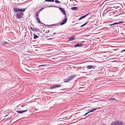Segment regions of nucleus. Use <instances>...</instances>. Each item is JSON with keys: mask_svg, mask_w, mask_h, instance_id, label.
<instances>
[{"mask_svg": "<svg viewBox=\"0 0 125 125\" xmlns=\"http://www.w3.org/2000/svg\"><path fill=\"white\" fill-rule=\"evenodd\" d=\"M45 65H40V66H39L38 67H39L40 66H44Z\"/></svg>", "mask_w": 125, "mask_h": 125, "instance_id": "obj_30", "label": "nucleus"}, {"mask_svg": "<svg viewBox=\"0 0 125 125\" xmlns=\"http://www.w3.org/2000/svg\"><path fill=\"white\" fill-rule=\"evenodd\" d=\"M56 87H61L62 86V85L60 84L58 85H55Z\"/></svg>", "mask_w": 125, "mask_h": 125, "instance_id": "obj_26", "label": "nucleus"}, {"mask_svg": "<svg viewBox=\"0 0 125 125\" xmlns=\"http://www.w3.org/2000/svg\"><path fill=\"white\" fill-rule=\"evenodd\" d=\"M55 33H56L55 32L54 33H53V35H54V34H55Z\"/></svg>", "mask_w": 125, "mask_h": 125, "instance_id": "obj_38", "label": "nucleus"}, {"mask_svg": "<svg viewBox=\"0 0 125 125\" xmlns=\"http://www.w3.org/2000/svg\"><path fill=\"white\" fill-rule=\"evenodd\" d=\"M122 52H125V49L123 50H122Z\"/></svg>", "mask_w": 125, "mask_h": 125, "instance_id": "obj_34", "label": "nucleus"}, {"mask_svg": "<svg viewBox=\"0 0 125 125\" xmlns=\"http://www.w3.org/2000/svg\"><path fill=\"white\" fill-rule=\"evenodd\" d=\"M117 125H125L124 123L121 121H118Z\"/></svg>", "mask_w": 125, "mask_h": 125, "instance_id": "obj_10", "label": "nucleus"}, {"mask_svg": "<svg viewBox=\"0 0 125 125\" xmlns=\"http://www.w3.org/2000/svg\"><path fill=\"white\" fill-rule=\"evenodd\" d=\"M38 37V36L37 35L34 34V38L35 39H36Z\"/></svg>", "mask_w": 125, "mask_h": 125, "instance_id": "obj_20", "label": "nucleus"}, {"mask_svg": "<svg viewBox=\"0 0 125 125\" xmlns=\"http://www.w3.org/2000/svg\"><path fill=\"white\" fill-rule=\"evenodd\" d=\"M86 68L88 69H91L92 68H94V67L92 65H88L86 66Z\"/></svg>", "mask_w": 125, "mask_h": 125, "instance_id": "obj_12", "label": "nucleus"}, {"mask_svg": "<svg viewBox=\"0 0 125 125\" xmlns=\"http://www.w3.org/2000/svg\"><path fill=\"white\" fill-rule=\"evenodd\" d=\"M88 22L89 21H88L87 22H86V23H84L82 25V26H80V27H83L84 26H85V25L88 23Z\"/></svg>", "mask_w": 125, "mask_h": 125, "instance_id": "obj_24", "label": "nucleus"}, {"mask_svg": "<svg viewBox=\"0 0 125 125\" xmlns=\"http://www.w3.org/2000/svg\"><path fill=\"white\" fill-rule=\"evenodd\" d=\"M102 125H107L105 124H102Z\"/></svg>", "mask_w": 125, "mask_h": 125, "instance_id": "obj_36", "label": "nucleus"}, {"mask_svg": "<svg viewBox=\"0 0 125 125\" xmlns=\"http://www.w3.org/2000/svg\"><path fill=\"white\" fill-rule=\"evenodd\" d=\"M121 23V22H115V23H113V25H117V24Z\"/></svg>", "mask_w": 125, "mask_h": 125, "instance_id": "obj_23", "label": "nucleus"}, {"mask_svg": "<svg viewBox=\"0 0 125 125\" xmlns=\"http://www.w3.org/2000/svg\"><path fill=\"white\" fill-rule=\"evenodd\" d=\"M36 20L37 21V22L38 23H41V24H43V25H44V24L43 23H42V22H40V21L38 17H36Z\"/></svg>", "mask_w": 125, "mask_h": 125, "instance_id": "obj_14", "label": "nucleus"}, {"mask_svg": "<svg viewBox=\"0 0 125 125\" xmlns=\"http://www.w3.org/2000/svg\"><path fill=\"white\" fill-rule=\"evenodd\" d=\"M13 9L16 12H20V11L24 12L25 11V9L23 8L21 9L19 7H13Z\"/></svg>", "mask_w": 125, "mask_h": 125, "instance_id": "obj_1", "label": "nucleus"}, {"mask_svg": "<svg viewBox=\"0 0 125 125\" xmlns=\"http://www.w3.org/2000/svg\"><path fill=\"white\" fill-rule=\"evenodd\" d=\"M22 12L16 13V19H20L22 18V16L23 15V13Z\"/></svg>", "mask_w": 125, "mask_h": 125, "instance_id": "obj_2", "label": "nucleus"}, {"mask_svg": "<svg viewBox=\"0 0 125 125\" xmlns=\"http://www.w3.org/2000/svg\"><path fill=\"white\" fill-rule=\"evenodd\" d=\"M109 26H112V25H113V23L112 24H109Z\"/></svg>", "mask_w": 125, "mask_h": 125, "instance_id": "obj_31", "label": "nucleus"}, {"mask_svg": "<svg viewBox=\"0 0 125 125\" xmlns=\"http://www.w3.org/2000/svg\"><path fill=\"white\" fill-rule=\"evenodd\" d=\"M4 42V44H9L8 42Z\"/></svg>", "mask_w": 125, "mask_h": 125, "instance_id": "obj_28", "label": "nucleus"}, {"mask_svg": "<svg viewBox=\"0 0 125 125\" xmlns=\"http://www.w3.org/2000/svg\"><path fill=\"white\" fill-rule=\"evenodd\" d=\"M58 25H58V23H57V24H52V25H47L48 26H58Z\"/></svg>", "mask_w": 125, "mask_h": 125, "instance_id": "obj_22", "label": "nucleus"}, {"mask_svg": "<svg viewBox=\"0 0 125 125\" xmlns=\"http://www.w3.org/2000/svg\"><path fill=\"white\" fill-rule=\"evenodd\" d=\"M30 28L33 31L39 32L40 31L39 29L37 28H32L31 27Z\"/></svg>", "mask_w": 125, "mask_h": 125, "instance_id": "obj_4", "label": "nucleus"}, {"mask_svg": "<svg viewBox=\"0 0 125 125\" xmlns=\"http://www.w3.org/2000/svg\"><path fill=\"white\" fill-rule=\"evenodd\" d=\"M41 11L39 10L38 11V14H39L40 12Z\"/></svg>", "mask_w": 125, "mask_h": 125, "instance_id": "obj_32", "label": "nucleus"}, {"mask_svg": "<svg viewBox=\"0 0 125 125\" xmlns=\"http://www.w3.org/2000/svg\"><path fill=\"white\" fill-rule=\"evenodd\" d=\"M53 38H50V39H48V40H51V39H52Z\"/></svg>", "mask_w": 125, "mask_h": 125, "instance_id": "obj_35", "label": "nucleus"}, {"mask_svg": "<svg viewBox=\"0 0 125 125\" xmlns=\"http://www.w3.org/2000/svg\"><path fill=\"white\" fill-rule=\"evenodd\" d=\"M55 3H60L61 2L57 0H55Z\"/></svg>", "mask_w": 125, "mask_h": 125, "instance_id": "obj_27", "label": "nucleus"}, {"mask_svg": "<svg viewBox=\"0 0 125 125\" xmlns=\"http://www.w3.org/2000/svg\"><path fill=\"white\" fill-rule=\"evenodd\" d=\"M75 37L74 36H73L72 37H69L68 38V40L69 41H72L75 40L74 38Z\"/></svg>", "mask_w": 125, "mask_h": 125, "instance_id": "obj_8", "label": "nucleus"}, {"mask_svg": "<svg viewBox=\"0 0 125 125\" xmlns=\"http://www.w3.org/2000/svg\"><path fill=\"white\" fill-rule=\"evenodd\" d=\"M63 81L64 83L68 82L69 81L68 78L67 79H64Z\"/></svg>", "mask_w": 125, "mask_h": 125, "instance_id": "obj_17", "label": "nucleus"}, {"mask_svg": "<svg viewBox=\"0 0 125 125\" xmlns=\"http://www.w3.org/2000/svg\"><path fill=\"white\" fill-rule=\"evenodd\" d=\"M115 98H111L109 99V101H113L115 100Z\"/></svg>", "mask_w": 125, "mask_h": 125, "instance_id": "obj_19", "label": "nucleus"}, {"mask_svg": "<svg viewBox=\"0 0 125 125\" xmlns=\"http://www.w3.org/2000/svg\"><path fill=\"white\" fill-rule=\"evenodd\" d=\"M39 14H38V12L36 11V14L35 15V16L36 17H37L38 16H39Z\"/></svg>", "mask_w": 125, "mask_h": 125, "instance_id": "obj_25", "label": "nucleus"}, {"mask_svg": "<svg viewBox=\"0 0 125 125\" xmlns=\"http://www.w3.org/2000/svg\"><path fill=\"white\" fill-rule=\"evenodd\" d=\"M93 108L91 110H90L89 111V112H87L86 114H85L84 115L85 116L87 115L89 113L93 112L94 111H95V110H96L97 108Z\"/></svg>", "mask_w": 125, "mask_h": 125, "instance_id": "obj_5", "label": "nucleus"}, {"mask_svg": "<svg viewBox=\"0 0 125 125\" xmlns=\"http://www.w3.org/2000/svg\"><path fill=\"white\" fill-rule=\"evenodd\" d=\"M83 45V43H80V44H75L74 46L75 47H77L80 46H82Z\"/></svg>", "mask_w": 125, "mask_h": 125, "instance_id": "obj_9", "label": "nucleus"}, {"mask_svg": "<svg viewBox=\"0 0 125 125\" xmlns=\"http://www.w3.org/2000/svg\"><path fill=\"white\" fill-rule=\"evenodd\" d=\"M89 14V13H88L87 14H86L85 15H84L82 17H81L80 18H79V21L80 20L82 19H83V18H85V17H86V16H87Z\"/></svg>", "mask_w": 125, "mask_h": 125, "instance_id": "obj_11", "label": "nucleus"}, {"mask_svg": "<svg viewBox=\"0 0 125 125\" xmlns=\"http://www.w3.org/2000/svg\"><path fill=\"white\" fill-rule=\"evenodd\" d=\"M67 21V18H65V19L63 20L62 22L60 24V25H62L65 23Z\"/></svg>", "mask_w": 125, "mask_h": 125, "instance_id": "obj_6", "label": "nucleus"}, {"mask_svg": "<svg viewBox=\"0 0 125 125\" xmlns=\"http://www.w3.org/2000/svg\"><path fill=\"white\" fill-rule=\"evenodd\" d=\"M95 102H97V101H95Z\"/></svg>", "mask_w": 125, "mask_h": 125, "instance_id": "obj_40", "label": "nucleus"}, {"mask_svg": "<svg viewBox=\"0 0 125 125\" xmlns=\"http://www.w3.org/2000/svg\"><path fill=\"white\" fill-rule=\"evenodd\" d=\"M78 8L77 7H72L71 9L73 10H77Z\"/></svg>", "mask_w": 125, "mask_h": 125, "instance_id": "obj_16", "label": "nucleus"}, {"mask_svg": "<svg viewBox=\"0 0 125 125\" xmlns=\"http://www.w3.org/2000/svg\"><path fill=\"white\" fill-rule=\"evenodd\" d=\"M44 9V8L42 7V8L41 9H40V10L41 11H42Z\"/></svg>", "mask_w": 125, "mask_h": 125, "instance_id": "obj_29", "label": "nucleus"}, {"mask_svg": "<svg viewBox=\"0 0 125 125\" xmlns=\"http://www.w3.org/2000/svg\"><path fill=\"white\" fill-rule=\"evenodd\" d=\"M59 8L60 10L63 13V14L65 16V12L64 9L62 8Z\"/></svg>", "mask_w": 125, "mask_h": 125, "instance_id": "obj_7", "label": "nucleus"}, {"mask_svg": "<svg viewBox=\"0 0 125 125\" xmlns=\"http://www.w3.org/2000/svg\"><path fill=\"white\" fill-rule=\"evenodd\" d=\"M41 11L39 10L38 11V14H39L40 12Z\"/></svg>", "mask_w": 125, "mask_h": 125, "instance_id": "obj_33", "label": "nucleus"}, {"mask_svg": "<svg viewBox=\"0 0 125 125\" xmlns=\"http://www.w3.org/2000/svg\"><path fill=\"white\" fill-rule=\"evenodd\" d=\"M56 88L55 85H53L52 86L50 87L49 88L51 89H53L54 88Z\"/></svg>", "mask_w": 125, "mask_h": 125, "instance_id": "obj_18", "label": "nucleus"}, {"mask_svg": "<svg viewBox=\"0 0 125 125\" xmlns=\"http://www.w3.org/2000/svg\"><path fill=\"white\" fill-rule=\"evenodd\" d=\"M45 1L47 2H54V0H45Z\"/></svg>", "mask_w": 125, "mask_h": 125, "instance_id": "obj_21", "label": "nucleus"}, {"mask_svg": "<svg viewBox=\"0 0 125 125\" xmlns=\"http://www.w3.org/2000/svg\"><path fill=\"white\" fill-rule=\"evenodd\" d=\"M118 121L113 122L111 123V125H117Z\"/></svg>", "mask_w": 125, "mask_h": 125, "instance_id": "obj_13", "label": "nucleus"}, {"mask_svg": "<svg viewBox=\"0 0 125 125\" xmlns=\"http://www.w3.org/2000/svg\"><path fill=\"white\" fill-rule=\"evenodd\" d=\"M76 76L75 75H72L71 76H69L68 77V78L69 81H71V80L74 79Z\"/></svg>", "mask_w": 125, "mask_h": 125, "instance_id": "obj_3", "label": "nucleus"}, {"mask_svg": "<svg viewBox=\"0 0 125 125\" xmlns=\"http://www.w3.org/2000/svg\"><path fill=\"white\" fill-rule=\"evenodd\" d=\"M85 42V41H83L82 42Z\"/></svg>", "mask_w": 125, "mask_h": 125, "instance_id": "obj_37", "label": "nucleus"}, {"mask_svg": "<svg viewBox=\"0 0 125 125\" xmlns=\"http://www.w3.org/2000/svg\"><path fill=\"white\" fill-rule=\"evenodd\" d=\"M54 7H57V8H59V7H56L55 6Z\"/></svg>", "mask_w": 125, "mask_h": 125, "instance_id": "obj_39", "label": "nucleus"}, {"mask_svg": "<svg viewBox=\"0 0 125 125\" xmlns=\"http://www.w3.org/2000/svg\"><path fill=\"white\" fill-rule=\"evenodd\" d=\"M27 109L25 110H22V111H17V112L19 113H23L24 112H26L27 111Z\"/></svg>", "mask_w": 125, "mask_h": 125, "instance_id": "obj_15", "label": "nucleus"}]
</instances>
